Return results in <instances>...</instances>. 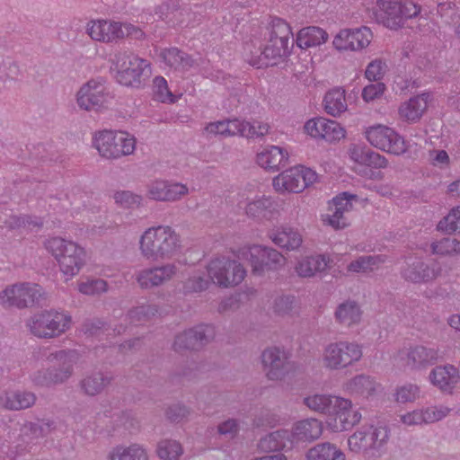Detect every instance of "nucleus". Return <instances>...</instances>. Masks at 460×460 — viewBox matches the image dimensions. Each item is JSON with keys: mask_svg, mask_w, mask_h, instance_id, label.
Masks as SVG:
<instances>
[{"mask_svg": "<svg viewBox=\"0 0 460 460\" xmlns=\"http://www.w3.org/2000/svg\"><path fill=\"white\" fill-rule=\"evenodd\" d=\"M262 369L271 381H281L291 371L292 364L287 353L279 348H269L261 354Z\"/></svg>", "mask_w": 460, "mask_h": 460, "instance_id": "obj_20", "label": "nucleus"}, {"mask_svg": "<svg viewBox=\"0 0 460 460\" xmlns=\"http://www.w3.org/2000/svg\"><path fill=\"white\" fill-rule=\"evenodd\" d=\"M358 201V196L349 192H341L327 203L326 210L320 215V220L324 226L333 230H343L350 226V220L346 216L352 210L353 203Z\"/></svg>", "mask_w": 460, "mask_h": 460, "instance_id": "obj_15", "label": "nucleus"}, {"mask_svg": "<svg viewBox=\"0 0 460 460\" xmlns=\"http://www.w3.org/2000/svg\"><path fill=\"white\" fill-rule=\"evenodd\" d=\"M176 271V266L168 263L161 267L142 270L137 272L136 279L142 288H151L170 280Z\"/></svg>", "mask_w": 460, "mask_h": 460, "instance_id": "obj_26", "label": "nucleus"}, {"mask_svg": "<svg viewBox=\"0 0 460 460\" xmlns=\"http://www.w3.org/2000/svg\"><path fill=\"white\" fill-rule=\"evenodd\" d=\"M305 460H346V456L335 444L323 442L309 448Z\"/></svg>", "mask_w": 460, "mask_h": 460, "instance_id": "obj_39", "label": "nucleus"}, {"mask_svg": "<svg viewBox=\"0 0 460 460\" xmlns=\"http://www.w3.org/2000/svg\"><path fill=\"white\" fill-rule=\"evenodd\" d=\"M336 397L327 394L313 393L304 397L303 403L312 411L325 413L332 408Z\"/></svg>", "mask_w": 460, "mask_h": 460, "instance_id": "obj_44", "label": "nucleus"}, {"mask_svg": "<svg viewBox=\"0 0 460 460\" xmlns=\"http://www.w3.org/2000/svg\"><path fill=\"white\" fill-rule=\"evenodd\" d=\"M72 353L59 351L54 355L57 363L61 364L59 368L49 370L47 376V382L50 385H58L66 382L72 376Z\"/></svg>", "mask_w": 460, "mask_h": 460, "instance_id": "obj_38", "label": "nucleus"}, {"mask_svg": "<svg viewBox=\"0 0 460 460\" xmlns=\"http://www.w3.org/2000/svg\"><path fill=\"white\" fill-rule=\"evenodd\" d=\"M334 315L336 321L341 324L352 326L361 321L362 311L356 302L348 300L338 305Z\"/></svg>", "mask_w": 460, "mask_h": 460, "instance_id": "obj_42", "label": "nucleus"}, {"mask_svg": "<svg viewBox=\"0 0 460 460\" xmlns=\"http://www.w3.org/2000/svg\"><path fill=\"white\" fill-rule=\"evenodd\" d=\"M294 44L290 25L282 18L272 17L270 22V39L261 51L263 58H288Z\"/></svg>", "mask_w": 460, "mask_h": 460, "instance_id": "obj_12", "label": "nucleus"}, {"mask_svg": "<svg viewBox=\"0 0 460 460\" xmlns=\"http://www.w3.org/2000/svg\"><path fill=\"white\" fill-rule=\"evenodd\" d=\"M111 72L125 86L140 87L152 75L147 59H113Z\"/></svg>", "mask_w": 460, "mask_h": 460, "instance_id": "obj_14", "label": "nucleus"}, {"mask_svg": "<svg viewBox=\"0 0 460 460\" xmlns=\"http://www.w3.org/2000/svg\"><path fill=\"white\" fill-rule=\"evenodd\" d=\"M270 125L263 121H249L233 117L208 123L204 133L208 136H222L225 137L239 136L247 139L261 138L270 132Z\"/></svg>", "mask_w": 460, "mask_h": 460, "instance_id": "obj_6", "label": "nucleus"}, {"mask_svg": "<svg viewBox=\"0 0 460 460\" xmlns=\"http://www.w3.org/2000/svg\"><path fill=\"white\" fill-rule=\"evenodd\" d=\"M207 276H193L185 288L189 291H200L211 281L220 287L228 288L240 284L246 275V270L236 260L226 256L213 258L206 268Z\"/></svg>", "mask_w": 460, "mask_h": 460, "instance_id": "obj_3", "label": "nucleus"}, {"mask_svg": "<svg viewBox=\"0 0 460 460\" xmlns=\"http://www.w3.org/2000/svg\"><path fill=\"white\" fill-rule=\"evenodd\" d=\"M108 383V378L102 373H93L84 377L81 380L80 386L85 394L93 396L100 394Z\"/></svg>", "mask_w": 460, "mask_h": 460, "instance_id": "obj_45", "label": "nucleus"}, {"mask_svg": "<svg viewBox=\"0 0 460 460\" xmlns=\"http://www.w3.org/2000/svg\"><path fill=\"white\" fill-rule=\"evenodd\" d=\"M420 393L418 385L407 384L395 390L394 399L399 403L413 402L420 397Z\"/></svg>", "mask_w": 460, "mask_h": 460, "instance_id": "obj_51", "label": "nucleus"}, {"mask_svg": "<svg viewBox=\"0 0 460 460\" xmlns=\"http://www.w3.org/2000/svg\"><path fill=\"white\" fill-rule=\"evenodd\" d=\"M258 446L262 452H276L291 450L295 445L289 431L280 429L261 438Z\"/></svg>", "mask_w": 460, "mask_h": 460, "instance_id": "obj_36", "label": "nucleus"}, {"mask_svg": "<svg viewBox=\"0 0 460 460\" xmlns=\"http://www.w3.org/2000/svg\"><path fill=\"white\" fill-rule=\"evenodd\" d=\"M152 95L154 101L164 104H174L181 97V93H173L170 90L166 79L161 75L153 80Z\"/></svg>", "mask_w": 460, "mask_h": 460, "instance_id": "obj_43", "label": "nucleus"}, {"mask_svg": "<svg viewBox=\"0 0 460 460\" xmlns=\"http://www.w3.org/2000/svg\"><path fill=\"white\" fill-rule=\"evenodd\" d=\"M217 431L220 436L234 438L240 431V420L234 418L226 419L217 424Z\"/></svg>", "mask_w": 460, "mask_h": 460, "instance_id": "obj_56", "label": "nucleus"}, {"mask_svg": "<svg viewBox=\"0 0 460 460\" xmlns=\"http://www.w3.org/2000/svg\"><path fill=\"white\" fill-rule=\"evenodd\" d=\"M109 92L102 79H91L77 91L75 100L78 107L86 111H100L108 102Z\"/></svg>", "mask_w": 460, "mask_h": 460, "instance_id": "obj_17", "label": "nucleus"}, {"mask_svg": "<svg viewBox=\"0 0 460 460\" xmlns=\"http://www.w3.org/2000/svg\"><path fill=\"white\" fill-rule=\"evenodd\" d=\"M183 52L175 47L162 49L159 53V58H184Z\"/></svg>", "mask_w": 460, "mask_h": 460, "instance_id": "obj_64", "label": "nucleus"}, {"mask_svg": "<svg viewBox=\"0 0 460 460\" xmlns=\"http://www.w3.org/2000/svg\"><path fill=\"white\" fill-rule=\"evenodd\" d=\"M385 261L382 256H361L351 261L348 266L350 272H367L378 268Z\"/></svg>", "mask_w": 460, "mask_h": 460, "instance_id": "obj_48", "label": "nucleus"}, {"mask_svg": "<svg viewBox=\"0 0 460 460\" xmlns=\"http://www.w3.org/2000/svg\"><path fill=\"white\" fill-rule=\"evenodd\" d=\"M241 198L239 204L247 216L267 220L273 217L276 202L271 196L243 191Z\"/></svg>", "mask_w": 460, "mask_h": 460, "instance_id": "obj_23", "label": "nucleus"}, {"mask_svg": "<svg viewBox=\"0 0 460 460\" xmlns=\"http://www.w3.org/2000/svg\"><path fill=\"white\" fill-rule=\"evenodd\" d=\"M28 400L25 393L10 390L0 394V407L9 410H21L27 407Z\"/></svg>", "mask_w": 460, "mask_h": 460, "instance_id": "obj_46", "label": "nucleus"}, {"mask_svg": "<svg viewBox=\"0 0 460 460\" xmlns=\"http://www.w3.org/2000/svg\"><path fill=\"white\" fill-rule=\"evenodd\" d=\"M431 252L439 256L460 255V241L451 238H443L431 243Z\"/></svg>", "mask_w": 460, "mask_h": 460, "instance_id": "obj_47", "label": "nucleus"}, {"mask_svg": "<svg viewBox=\"0 0 460 460\" xmlns=\"http://www.w3.org/2000/svg\"><path fill=\"white\" fill-rule=\"evenodd\" d=\"M181 241L178 233L169 226L147 227L138 238V250L146 260L171 259L181 252Z\"/></svg>", "mask_w": 460, "mask_h": 460, "instance_id": "obj_2", "label": "nucleus"}, {"mask_svg": "<svg viewBox=\"0 0 460 460\" xmlns=\"http://www.w3.org/2000/svg\"><path fill=\"white\" fill-rule=\"evenodd\" d=\"M78 291L84 295H97L107 290V283L100 279H84L77 284Z\"/></svg>", "mask_w": 460, "mask_h": 460, "instance_id": "obj_50", "label": "nucleus"}, {"mask_svg": "<svg viewBox=\"0 0 460 460\" xmlns=\"http://www.w3.org/2000/svg\"><path fill=\"white\" fill-rule=\"evenodd\" d=\"M188 194V186L176 181L155 178L146 185V197L154 201L176 202Z\"/></svg>", "mask_w": 460, "mask_h": 460, "instance_id": "obj_18", "label": "nucleus"}, {"mask_svg": "<svg viewBox=\"0 0 460 460\" xmlns=\"http://www.w3.org/2000/svg\"><path fill=\"white\" fill-rule=\"evenodd\" d=\"M155 453L159 460H181L184 448L179 440L164 438L157 441Z\"/></svg>", "mask_w": 460, "mask_h": 460, "instance_id": "obj_41", "label": "nucleus"}, {"mask_svg": "<svg viewBox=\"0 0 460 460\" xmlns=\"http://www.w3.org/2000/svg\"><path fill=\"white\" fill-rule=\"evenodd\" d=\"M398 358L411 369H422L437 360L438 353L433 349L415 346L400 351Z\"/></svg>", "mask_w": 460, "mask_h": 460, "instance_id": "obj_27", "label": "nucleus"}, {"mask_svg": "<svg viewBox=\"0 0 460 460\" xmlns=\"http://www.w3.org/2000/svg\"><path fill=\"white\" fill-rule=\"evenodd\" d=\"M402 277L406 281L421 284L433 280L437 277V272L423 261L410 259L402 270Z\"/></svg>", "mask_w": 460, "mask_h": 460, "instance_id": "obj_32", "label": "nucleus"}, {"mask_svg": "<svg viewBox=\"0 0 460 460\" xmlns=\"http://www.w3.org/2000/svg\"><path fill=\"white\" fill-rule=\"evenodd\" d=\"M438 231L452 234L460 231V206L453 208L437 225Z\"/></svg>", "mask_w": 460, "mask_h": 460, "instance_id": "obj_49", "label": "nucleus"}, {"mask_svg": "<svg viewBox=\"0 0 460 460\" xmlns=\"http://www.w3.org/2000/svg\"><path fill=\"white\" fill-rule=\"evenodd\" d=\"M348 156L349 161L354 164V170L358 172H361L363 166L385 169L389 164L387 158L383 155L357 144L349 146Z\"/></svg>", "mask_w": 460, "mask_h": 460, "instance_id": "obj_24", "label": "nucleus"}, {"mask_svg": "<svg viewBox=\"0 0 460 460\" xmlns=\"http://www.w3.org/2000/svg\"><path fill=\"white\" fill-rule=\"evenodd\" d=\"M29 284L17 282L7 286L0 292V304L4 307L23 308L27 305Z\"/></svg>", "mask_w": 460, "mask_h": 460, "instance_id": "obj_33", "label": "nucleus"}, {"mask_svg": "<svg viewBox=\"0 0 460 460\" xmlns=\"http://www.w3.org/2000/svg\"><path fill=\"white\" fill-rule=\"evenodd\" d=\"M346 389L351 394L370 398L379 391L380 385L370 376H358L347 384Z\"/></svg>", "mask_w": 460, "mask_h": 460, "instance_id": "obj_40", "label": "nucleus"}, {"mask_svg": "<svg viewBox=\"0 0 460 460\" xmlns=\"http://www.w3.org/2000/svg\"><path fill=\"white\" fill-rule=\"evenodd\" d=\"M430 100L431 95L429 93L410 98L400 105L398 110L400 118L410 123L419 121L426 111Z\"/></svg>", "mask_w": 460, "mask_h": 460, "instance_id": "obj_29", "label": "nucleus"}, {"mask_svg": "<svg viewBox=\"0 0 460 460\" xmlns=\"http://www.w3.org/2000/svg\"><path fill=\"white\" fill-rule=\"evenodd\" d=\"M202 339L203 337L200 332L190 330L177 338L176 344L181 347V343L186 341L188 343L184 346L186 348L194 349L197 346L198 341Z\"/></svg>", "mask_w": 460, "mask_h": 460, "instance_id": "obj_61", "label": "nucleus"}, {"mask_svg": "<svg viewBox=\"0 0 460 460\" xmlns=\"http://www.w3.org/2000/svg\"><path fill=\"white\" fill-rule=\"evenodd\" d=\"M44 247L56 261L66 281L76 276L85 264V249L71 239L52 236L46 239Z\"/></svg>", "mask_w": 460, "mask_h": 460, "instance_id": "obj_4", "label": "nucleus"}, {"mask_svg": "<svg viewBox=\"0 0 460 460\" xmlns=\"http://www.w3.org/2000/svg\"><path fill=\"white\" fill-rule=\"evenodd\" d=\"M173 18L176 22H172V25H180V26H190L193 25L195 22L199 19L197 18V13L193 12L190 7L184 6L180 9L175 10L172 13Z\"/></svg>", "mask_w": 460, "mask_h": 460, "instance_id": "obj_57", "label": "nucleus"}, {"mask_svg": "<svg viewBox=\"0 0 460 460\" xmlns=\"http://www.w3.org/2000/svg\"><path fill=\"white\" fill-rule=\"evenodd\" d=\"M323 111L332 118H340L349 109L346 91L342 87H333L327 91L323 99Z\"/></svg>", "mask_w": 460, "mask_h": 460, "instance_id": "obj_35", "label": "nucleus"}, {"mask_svg": "<svg viewBox=\"0 0 460 460\" xmlns=\"http://www.w3.org/2000/svg\"><path fill=\"white\" fill-rule=\"evenodd\" d=\"M429 378L441 391L451 392L460 381V373L453 365L438 366L431 370Z\"/></svg>", "mask_w": 460, "mask_h": 460, "instance_id": "obj_31", "label": "nucleus"}, {"mask_svg": "<svg viewBox=\"0 0 460 460\" xmlns=\"http://www.w3.org/2000/svg\"><path fill=\"white\" fill-rule=\"evenodd\" d=\"M87 33L94 40H103L102 20L91 22L87 26Z\"/></svg>", "mask_w": 460, "mask_h": 460, "instance_id": "obj_63", "label": "nucleus"}, {"mask_svg": "<svg viewBox=\"0 0 460 460\" xmlns=\"http://www.w3.org/2000/svg\"><path fill=\"white\" fill-rule=\"evenodd\" d=\"M385 91L386 86L383 83L370 84L362 89L361 97L366 103H373L381 99Z\"/></svg>", "mask_w": 460, "mask_h": 460, "instance_id": "obj_54", "label": "nucleus"}, {"mask_svg": "<svg viewBox=\"0 0 460 460\" xmlns=\"http://www.w3.org/2000/svg\"><path fill=\"white\" fill-rule=\"evenodd\" d=\"M103 40L101 41L112 42L123 39L122 22L102 20Z\"/></svg>", "mask_w": 460, "mask_h": 460, "instance_id": "obj_53", "label": "nucleus"}, {"mask_svg": "<svg viewBox=\"0 0 460 460\" xmlns=\"http://www.w3.org/2000/svg\"><path fill=\"white\" fill-rule=\"evenodd\" d=\"M48 301L42 288L34 285L31 287V332L38 337L52 338L65 332L71 323L68 314L56 310L43 309Z\"/></svg>", "mask_w": 460, "mask_h": 460, "instance_id": "obj_1", "label": "nucleus"}, {"mask_svg": "<svg viewBox=\"0 0 460 460\" xmlns=\"http://www.w3.org/2000/svg\"><path fill=\"white\" fill-rule=\"evenodd\" d=\"M136 137L126 131L103 129L92 137V146L98 155L107 160L130 155L136 150Z\"/></svg>", "mask_w": 460, "mask_h": 460, "instance_id": "obj_5", "label": "nucleus"}, {"mask_svg": "<svg viewBox=\"0 0 460 460\" xmlns=\"http://www.w3.org/2000/svg\"><path fill=\"white\" fill-rule=\"evenodd\" d=\"M268 237L279 248L288 252L297 251L304 242L299 230L288 225L272 227L268 232Z\"/></svg>", "mask_w": 460, "mask_h": 460, "instance_id": "obj_25", "label": "nucleus"}, {"mask_svg": "<svg viewBox=\"0 0 460 460\" xmlns=\"http://www.w3.org/2000/svg\"><path fill=\"white\" fill-rule=\"evenodd\" d=\"M362 357L358 344L349 341L331 342L323 349L322 361L325 367L340 369L352 365Z\"/></svg>", "mask_w": 460, "mask_h": 460, "instance_id": "obj_16", "label": "nucleus"}, {"mask_svg": "<svg viewBox=\"0 0 460 460\" xmlns=\"http://www.w3.org/2000/svg\"><path fill=\"white\" fill-rule=\"evenodd\" d=\"M319 181L320 175L315 170L298 164L273 177L272 187L279 194H299Z\"/></svg>", "mask_w": 460, "mask_h": 460, "instance_id": "obj_8", "label": "nucleus"}, {"mask_svg": "<svg viewBox=\"0 0 460 460\" xmlns=\"http://www.w3.org/2000/svg\"><path fill=\"white\" fill-rule=\"evenodd\" d=\"M104 460H150V455L145 445L133 442L113 447Z\"/></svg>", "mask_w": 460, "mask_h": 460, "instance_id": "obj_34", "label": "nucleus"}, {"mask_svg": "<svg viewBox=\"0 0 460 460\" xmlns=\"http://www.w3.org/2000/svg\"><path fill=\"white\" fill-rule=\"evenodd\" d=\"M372 38L371 30L366 26L357 29H343L336 34L332 45L340 52L358 51L367 47Z\"/></svg>", "mask_w": 460, "mask_h": 460, "instance_id": "obj_22", "label": "nucleus"}, {"mask_svg": "<svg viewBox=\"0 0 460 460\" xmlns=\"http://www.w3.org/2000/svg\"><path fill=\"white\" fill-rule=\"evenodd\" d=\"M288 148L278 145L261 146L255 154V164L267 172H277L289 164Z\"/></svg>", "mask_w": 460, "mask_h": 460, "instance_id": "obj_21", "label": "nucleus"}, {"mask_svg": "<svg viewBox=\"0 0 460 460\" xmlns=\"http://www.w3.org/2000/svg\"><path fill=\"white\" fill-rule=\"evenodd\" d=\"M326 424L334 432L350 429L361 420V413L356 410L349 399L336 397Z\"/></svg>", "mask_w": 460, "mask_h": 460, "instance_id": "obj_19", "label": "nucleus"}, {"mask_svg": "<svg viewBox=\"0 0 460 460\" xmlns=\"http://www.w3.org/2000/svg\"><path fill=\"white\" fill-rule=\"evenodd\" d=\"M375 18L378 23L391 30L402 28L408 19L420 13V5L412 0H377Z\"/></svg>", "mask_w": 460, "mask_h": 460, "instance_id": "obj_9", "label": "nucleus"}, {"mask_svg": "<svg viewBox=\"0 0 460 460\" xmlns=\"http://www.w3.org/2000/svg\"><path fill=\"white\" fill-rule=\"evenodd\" d=\"M326 31L318 26H307L298 31L295 42L301 49L321 46L328 40Z\"/></svg>", "mask_w": 460, "mask_h": 460, "instance_id": "obj_37", "label": "nucleus"}, {"mask_svg": "<svg viewBox=\"0 0 460 460\" xmlns=\"http://www.w3.org/2000/svg\"><path fill=\"white\" fill-rule=\"evenodd\" d=\"M328 264L329 259L325 255H303L296 258L294 271L300 278H312L325 270Z\"/></svg>", "mask_w": 460, "mask_h": 460, "instance_id": "obj_30", "label": "nucleus"}, {"mask_svg": "<svg viewBox=\"0 0 460 460\" xmlns=\"http://www.w3.org/2000/svg\"><path fill=\"white\" fill-rule=\"evenodd\" d=\"M425 424L439 421L446 418L450 409L445 405H432L422 408Z\"/></svg>", "mask_w": 460, "mask_h": 460, "instance_id": "obj_55", "label": "nucleus"}, {"mask_svg": "<svg viewBox=\"0 0 460 460\" xmlns=\"http://www.w3.org/2000/svg\"><path fill=\"white\" fill-rule=\"evenodd\" d=\"M386 66L382 59H374L367 66L365 75L369 81H376L384 76Z\"/></svg>", "mask_w": 460, "mask_h": 460, "instance_id": "obj_58", "label": "nucleus"}, {"mask_svg": "<svg viewBox=\"0 0 460 460\" xmlns=\"http://www.w3.org/2000/svg\"><path fill=\"white\" fill-rule=\"evenodd\" d=\"M429 160L433 166L440 169L449 167L451 162L447 152L442 149L431 150L429 155Z\"/></svg>", "mask_w": 460, "mask_h": 460, "instance_id": "obj_59", "label": "nucleus"}, {"mask_svg": "<svg viewBox=\"0 0 460 460\" xmlns=\"http://www.w3.org/2000/svg\"><path fill=\"white\" fill-rule=\"evenodd\" d=\"M302 131L313 140L330 145L339 144L348 137V130L343 124L323 116H315L305 120Z\"/></svg>", "mask_w": 460, "mask_h": 460, "instance_id": "obj_11", "label": "nucleus"}, {"mask_svg": "<svg viewBox=\"0 0 460 460\" xmlns=\"http://www.w3.org/2000/svg\"><path fill=\"white\" fill-rule=\"evenodd\" d=\"M388 430L384 426L362 427L348 439L351 451L361 452L367 457H377L385 451Z\"/></svg>", "mask_w": 460, "mask_h": 460, "instance_id": "obj_10", "label": "nucleus"}, {"mask_svg": "<svg viewBox=\"0 0 460 460\" xmlns=\"http://www.w3.org/2000/svg\"><path fill=\"white\" fill-rule=\"evenodd\" d=\"M367 142L374 148L394 156L405 155L410 144L394 128L375 123L363 129Z\"/></svg>", "mask_w": 460, "mask_h": 460, "instance_id": "obj_7", "label": "nucleus"}, {"mask_svg": "<svg viewBox=\"0 0 460 460\" xmlns=\"http://www.w3.org/2000/svg\"><path fill=\"white\" fill-rule=\"evenodd\" d=\"M238 259L248 261L256 275H265L270 270H276L285 264V256L271 247L252 245L240 250Z\"/></svg>", "mask_w": 460, "mask_h": 460, "instance_id": "obj_13", "label": "nucleus"}, {"mask_svg": "<svg viewBox=\"0 0 460 460\" xmlns=\"http://www.w3.org/2000/svg\"><path fill=\"white\" fill-rule=\"evenodd\" d=\"M401 420L404 425H422L425 424L422 408L406 412L401 416Z\"/></svg>", "mask_w": 460, "mask_h": 460, "instance_id": "obj_60", "label": "nucleus"}, {"mask_svg": "<svg viewBox=\"0 0 460 460\" xmlns=\"http://www.w3.org/2000/svg\"><path fill=\"white\" fill-rule=\"evenodd\" d=\"M294 445L300 441H313L323 433V422L316 418H306L295 422L289 431Z\"/></svg>", "mask_w": 460, "mask_h": 460, "instance_id": "obj_28", "label": "nucleus"}, {"mask_svg": "<svg viewBox=\"0 0 460 460\" xmlns=\"http://www.w3.org/2000/svg\"><path fill=\"white\" fill-rule=\"evenodd\" d=\"M123 39L143 40L146 33L137 26L131 23H122Z\"/></svg>", "mask_w": 460, "mask_h": 460, "instance_id": "obj_62", "label": "nucleus"}, {"mask_svg": "<svg viewBox=\"0 0 460 460\" xmlns=\"http://www.w3.org/2000/svg\"><path fill=\"white\" fill-rule=\"evenodd\" d=\"M115 203L123 208H135L142 204L143 198L129 190H119L113 194Z\"/></svg>", "mask_w": 460, "mask_h": 460, "instance_id": "obj_52", "label": "nucleus"}]
</instances>
